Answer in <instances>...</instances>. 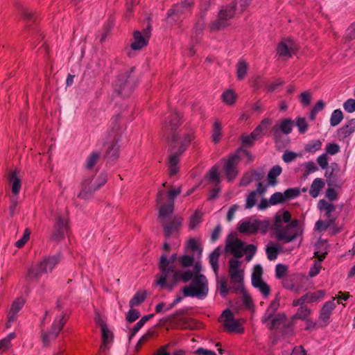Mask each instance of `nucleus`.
Instances as JSON below:
<instances>
[{
    "instance_id": "nucleus-1",
    "label": "nucleus",
    "mask_w": 355,
    "mask_h": 355,
    "mask_svg": "<svg viewBox=\"0 0 355 355\" xmlns=\"http://www.w3.org/2000/svg\"><path fill=\"white\" fill-rule=\"evenodd\" d=\"M271 229L275 232L277 239L284 243L295 241L303 234L300 220L297 218L292 220L291 212L286 209H282V214L279 211L275 215Z\"/></svg>"
},
{
    "instance_id": "nucleus-2",
    "label": "nucleus",
    "mask_w": 355,
    "mask_h": 355,
    "mask_svg": "<svg viewBox=\"0 0 355 355\" xmlns=\"http://www.w3.org/2000/svg\"><path fill=\"white\" fill-rule=\"evenodd\" d=\"M195 133L193 130H190L187 133H184L182 139L175 140V136H173L172 141H167L168 144V151L171 155L168 157V171L170 176L175 175L178 173L180 168L178 164L180 161L181 155L186 151L190 146V144L195 139Z\"/></svg>"
},
{
    "instance_id": "nucleus-3",
    "label": "nucleus",
    "mask_w": 355,
    "mask_h": 355,
    "mask_svg": "<svg viewBox=\"0 0 355 355\" xmlns=\"http://www.w3.org/2000/svg\"><path fill=\"white\" fill-rule=\"evenodd\" d=\"M139 78L136 74V67L121 71L112 82L114 92L122 98H128L137 87Z\"/></svg>"
},
{
    "instance_id": "nucleus-4",
    "label": "nucleus",
    "mask_w": 355,
    "mask_h": 355,
    "mask_svg": "<svg viewBox=\"0 0 355 355\" xmlns=\"http://www.w3.org/2000/svg\"><path fill=\"white\" fill-rule=\"evenodd\" d=\"M193 270L194 278L189 286L182 288V291L185 297H196L198 299H203L207 295L209 288L206 277L200 273L202 266L200 261L194 262Z\"/></svg>"
},
{
    "instance_id": "nucleus-5",
    "label": "nucleus",
    "mask_w": 355,
    "mask_h": 355,
    "mask_svg": "<svg viewBox=\"0 0 355 355\" xmlns=\"http://www.w3.org/2000/svg\"><path fill=\"white\" fill-rule=\"evenodd\" d=\"M257 246L254 244L246 243L237 237L236 232H231L227 237L225 242V252L231 253L234 259H238L246 254L245 259L250 261L257 252Z\"/></svg>"
},
{
    "instance_id": "nucleus-6",
    "label": "nucleus",
    "mask_w": 355,
    "mask_h": 355,
    "mask_svg": "<svg viewBox=\"0 0 355 355\" xmlns=\"http://www.w3.org/2000/svg\"><path fill=\"white\" fill-rule=\"evenodd\" d=\"M237 8V1H232L226 6H222L218 11L217 19L211 21L209 27L211 31L224 30L230 26L229 21L235 17Z\"/></svg>"
},
{
    "instance_id": "nucleus-7",
    "label": "nucleus",
    "mask_w": 355,
    "mask_h": 355,
    "mask_svg": "<svg viewBox=\"0 0 355 355\" xmlns=\"http://www.w3.org/2000/svg\"><path fill=\"white\" fill-rule=\"evenodd\" d=\"M182 118L183 114L177 110L172 111L166 118L162 129L166 141H172L173 135L176 137L175 140L179 141L180 134L177 130L183 123Z\"/></svg>"
},
{
    "instance_id": "nucleus-8",
    "label": "nucleus",
    "mask_w": 355,
    "mask_h": 355,
    "mask_svg": "<svg viewBox=\"0 0 355 355\" xmlns=\"http://www.w3.org/2000/svg\"><path fill=\"white\" fill-rule=\"evenodd\" d=\"M178 258L176 253L172 254L170 258L167 257L166 253H162L158 263L160 275H156L157 278L156 280L157 284H161L162 286L165 284V281L168 279L170 272H173L175 270V266L173 263L176 260H178Z\"/></svg>"
},
{
    "instance_id": "nucleus-9",
    "label": "nucleus",
    "mask_w": 355,
    "mask_h": 355,
    "mask_svg": "<svg viewBox=\"0 0 355 355\" xmlns=\"http://www.w3.org/2000/svg\"><path fill=\"white\" fill-rule=\"evenodd\" d=\"M207 181L209 183L215 184V187L210 191V194L207 198V200H214L218 198V194L221 191V189L219 186L221 180L218 171V167L216 165H214L206 173L203 179H202L200 182V184H205V186L207 184V183H205Z\"/></svg>"
},
{
    "instance_id": "nucleus-10",
    "label": "nucleus",
    "mask_w": 355,
    "mask_h": 355,
    "mask_svg": "<svg viewBox=\"0 0 355 355\" xmlns=\"http://www.w3.org/2000/svg\"><path fill=\"white\" fill-rule=\"evenodd\" d=\"M241 261L236 259H231L229 261V274L231 283L234 284V286H244V270L240 269Z\"/></svg>"
},
{
    "instance_id": "nucleus-11",
    "label": "nucleus",
    "mask_w": 355,
    "mask_h": 355,
    "mask_svg": "<svg viewBox=\"0 0 355 355\" xmlns=\"http://www.w3.org/2000/svg\"><path fill=\"white\" fill-rule=\"evenodd\" d=\"M331 171L327 170L324 176L328 187H334L341 189L344 184V180L340 178V168L338 163H331Z\"/></svg>"
},
{
    "instance_id": "nucleus-12",
    "label": "nucleus",
    "mask_w": 355,
    "mask_h": 355,
    "mask_svg": "<svg viewBox=\"0 0 355 355\" xmlns=\"http://www.w3.org/2000/svg\"><path fill=\"white\" fill-rule=\"evenodd\" d=\"M53 232L50 236V239L52 241H56L57 243L64 239L65 233L69 230L68 222L65 221L64 218L59 216L56 217V222L53 227Z\"/></svg>"
},
{
    "instance_id": "nucleus-13",
    "label": "nucleus",
    "mask_w": 355,
    "mask_h": 355,
    "mask_svg": "<svg viewBox=\"0 0 355 355\" xmlns=\"http://www.w3.org/2000/svg\"><path fill=\"white\" fill-rule=\"evenodd\" d=\"M238 157L229 155L224 164V171L228 182H232L238 175Z\"/></svg>"
},
{
    "instance_id": "nucleus-14",
    "label": "nucleus",
    "mask_w": 355,
    "mask_h": 355,
    "mask_svg": "<svg viewBox=\"0 0 355 355\" xmlns=\"http://www.w3.org/2000/svg\"><path fill=\"white\" fill-rule=\"evenodd\" d=\"M134 42L131 43L130 48L133 51H139L148 44L151 33L135 31L133 32Z\"/></svg>"
},
{
    "instance_id": "nucleus-15",
    "label": "nucleus",
    "mask_w": 355,
    "mask_h": 355,
    "mask_svg": "<svg viewBox=\"0 0 355 355\" xmlns=\"http://www.w3.org/2000/svg\"><path fill=\"white\" fill-rule=\"evenodd\" d=\"M326 295V291L325 290H318L316 292H309L306 293L305 295H302L300 298L294 300L293 301V306H304V304L305 302H314L317 300L322 299Z\"/></svg>"
},
{
    "instance_id": "nucleus-16",
    "label": "nucleus",
    "mask_w": 355,
    "mask_h": 355,
    "mask_svg": "<svg viewBox=\"0 0 355 355\" xmlns=\"http://www.w3.org/2000/svg\"><path fill=\"white\" fill-rule=\"evenodd\" d=\"M336 297H333L332 300L326 302L320 311L319 319L324 323L320 327H325L329 323L330 316L332 311L336 308V304L334 302Z\"/></svg>"
},
{
    "instance_id": "nucleus-17",
    "label": "nucleus",
    "mask_w": 355,
    "mask_h": 355,
    "mask_svg": "<svg viewBox=\"0 0 355 355\" xmlns=\"http://www.w3.org/2000/svg\"><path fill=\"white\" fill-rule=\"evenodd\" d=\"M61 254L58 253L53 256L45 257L38 263L40 272L46 273L48 269L51 271L53 268L60 261Z\"/></svg>"
},
{
    "instance_id": "nucleus-18",
    "label": "nucleus",
    "mask_w": 355,
    "mask_h": 355,
    "mask_svg": "<svg viewBox=\"0 0 355 355\" xmlns=\"http://www.w3.org/2000/svg\"><path fill=\"white\" fill-rule=\"evenodd\" d=\"M281 295L279 293L275 295V299L270 302L268 306L264 315L261 318L262 323H266L269 321L275 314V312L279 306Z\"/></svg>"
},
{
    "instance_id": "nucleus-19",
    "label": "nucleus",
    "mask_w": 355,
    "mask_h": 355,
    "mask_svg": "<svg viewBox=\"0 0 355 355\" xmlns=\"http://www.w3.org/2000/svg\"><path fill=\"white\" fill-rule=\"evenodd\" d=\"M21 18L26 22V27H31L39 21L38 14L33 10L22 8L19 10Z\"/></svg>"
},
{
    "instance_id": "nucleus-20",
    "label": "nucleus",
    "mask_w": 355,
    "mask_h": 355,
    "mask_svg": "<svg viewBox=\"0 0 355 355\" xmlns=\"http://www.w3.org/2000/svg\"><path fill=\"white\" fill-rule=\"evenodd\" d=\"M180 7L176 6L173 4L171 8L167 11L166 21L168 23H172L173 24H177L182 21V17L185 14L184 11H182L179 8Z\"/></svg>"
},
{
    "instance_id": "nucleus-21",
    "label": "nucleus",
    "mask_w": 355,
    "mask_h": 355,
    "mask_svg": "<svg viewBox=\"0 0 355 355\" xmlns=\"http://www.w3.org/2000/svg\"><path fill=\"white\" fill-rule=\"evenodd\" d=\"M314 256L317 259V261L322 263L328 254V245L327 241L320 239L315 244Z\"/></svg>"
},
{
    "instance_id": "nucleus-22",
    "label": "nucleus",
    "mask_w": 355,
    "mask_h": 355,
    "mask_svg": "<svg viewBox=\"0 0 355 355\" xmlns=\"http://www.w3.org/2000/svg\"><path fill=\"white\" fill-rule=\"evenodd\" d=\"M293 125V120L291 118H285L282 119L279 123H276L272 127V131L275 132L277 130L279 134L283 133L287 135L292 132Z\"/></svg>"
},
{
    "instance_id": "nucleus-23",
    "label": "nucleus",
    "mask_w": 355,
    "mask_h": 355,
    "mask_svg": "<svg viewBox=\"0 0 355 355\" xmlns=\"http://www.w3.org/2000/svg\"><path fill=\"white\" fill-rule=\"evenodd\" d=\"M355 131V118L347 121L342 128L338 129L337 136L340 141H344Z\"/></svg>"
},
{
    "instance_id": "nucleus-24",
    "label": "nucleus",
    "mask_w": 355,
    "mask_h": 355,
    "mask_svg": "<svg viewBox=\"0 0 355 355\" xmlns=\"http://www.w3.org/2000/svg\"><path fill=\"white\" fill-rule=\"evenodd\" d=\"M252 285L259 290L264 298H267L270 293V287L263 280L262 277L252 276Z\"/></svg>"
},
{
    "instance_id": "nucleus-25",
    "label": "nucleus",
    "mask_w": 355,
    "mask_h": 355,
    "mask_svg": "<svg viewBox=\"0 0 355 355\" xmlns=\"http://www.w3.org/2000/svg\"><path fill=\"white\" fill-rule=\"evenodd\" d=\"M182 218L173 220L164 226V236L166 240L170 238L174 232L178 231V228L182 225Z\"/></svg>"
},
{
    "instance_id": "nucleus-26",
    "label": "nucleus",
    "mask_w": 355,
    "mask_h": 355,
    "mask_svg": "<svg viewBox=\"0 0 355 355\" xmlns=\"http://www.w3.org/2000/svg\"><path fill=\"white\" fill-rule=\"evenodd\" d=\"M8 182L11 184L12 194L15 196L18 195L21 187V180L18 177L17 172L16 171L10 173L8 175Z\"/></svg>"
},
{
    "instance_id": "nucleus-27",
    "label": "nucleus",
    "mask_w": 355,
    "mask_h": 355,
    "mask_svg": "<svg viewBox=\"0 0 355 355\" xmlns=\"http://www.w3.org/2000/svg\"><path fill=\"white\" fill-rule=\"evenodd\" d=\"M101 330V345L100 347V349L102 351H105L107 349V345L113 342L114 340V334L112 331H111L107 326L103 327V329Z\"/></svg>"
},
{
    "instance_id": "nucleus-28",
    "label": "nucleus",
    "mask_w": 355,
    "mask_h": 355,
    "mask_svg": "<svg viewBox=\"0 0 355 355\" xmlns=\"http://www.w3.org/2000/svg\"><path fill=\"white\" fill-rule=\"evenodd\" d=\"M238 230L242 234H255L258 232V227L256 225V219L253 223L243 221L238 227Z\"/></svg>"
},
{
    "instance_id": "nucleus-29",
    "label": "nucleus",
    "mask_w": 355,
    "mask_h": 355,
    "mask_svg": "<svg viewBox=\"0 0 355 355\" xmlns=\"http://www.w3.org/2000/svg\"><path fill=\"white\" fill-rule=\"evenodd\" d=\"M118 144L119 141L114 139L106 151L105 156L112 161H116L119 157L120 146Z\"/></svg>"
},
{
    "instance_id": "nucleus-30",
    "label": "nucleus",
    "mask_w": 355,
    "mask_h": 355,
    "mask_svg": "<svg viewBox=\"0 0 355 355\" xmlns=\"http://www.w3.org/2000/svg\"><path fill=\"white\" fill-rule=\"evenodd\" d=\"M282 172V168L279 165L272 166L268 173V184L272 187L275 186L277 184V178L280 175Z\"/></svg>"
},
{
    "instance_id": "nucleus-31",
    "label": "nucleus",
    "mask_w": 355,
    "mask_h": 355,
    "mask_svg": "<svg viewBox=\"0 0 355 355\" xmlns=\"http://www.w3.org/2000/svg\"><path fill=\"white\" fill-rule=\"evenodd\" d=\"M325 181L322 178H315L311 186L309 193L313 198H316L320 194V191L324 188Z\"/></svg>"
},
{
    "instance_id": "nucleus-32",
    "label": "nucleus",
    "mask_w": 355,
    "mask_h": 355,
    "mask_svg": "<svg viewBox=\"0 0 355 355\" xmlns=\"http://www.w3.org/2000/svg\"><path fill=\"white\" fill-rule=\"evenodd\" d=\"M282 251V247L278 243L270 242L266 248V254L268 259L270 261L277 259V255Z\"/></svg>"
},
{
    "instance_id": "nucleus-33",
    "label": "nucleus",
    "mask_w": 355,
    "mask_h": 355,
    "mask_svg": "<svg viewBox=\"0 0 355 355\" xmlns=\"http://www.w3.org/2000/svg\"><path fill=\"white\" fill-rule=\"evenodd\" d=\"M318 208L320 211H324V215L327 218L332 216V213L336 210V206L324 199H321L318 203Z\"/></svg>"
},
{
    "instance_id": "nucleus-34",
    "label": "nucleus",
    "mask_w": 355,
    "mask_h": 355,
    "mask_svg": "<svg viewBox=\"0 0 355 355\" xmlns=\"http://www.w3.org/2000/svg\"><path fill=\"white\" fill-rule=\"evenodd\" d=\"M221 250L220 247L218 246L211 253H210L209 258V263L211 266V268L214 272L217 275L219 270V264H218V259L220 256Z\"/></svg>"
},
{
    "instance_id": "nucleus-35",
    "label": "nucleus",
    "mask_w": 355,
    "mask_h": 355,
    "mask_svg": "<svg viewBox=\"0 0 355 355\" xmlns=\"http://www.w3.org/2000/svg\"><path fill=\"white\" fill-rule=\"evenodd\" d=\"M235 291H241L243 295V302L245 308L248 309L254 307V302L251 296L247 293L244 286H233Z\"/></svg>"
},
{
    "instance_id": "nucleus-36",
    "label": "nucleus",
    "mask_w": 355,
    "mask_h": 355,
    "mask_svg": "<svg viewBox=\"0 0 355 355\" xmlns=\"http://www.w3.org/2000/svg\"><path fill=\"white\" fill-rule=\"evenodd\" d=\"M147 297V292L146 290H139L132 298L129 302V306L130 308L139 306L142 304Z\"/></svg>"
},
{
    "instance_id": "nucleus-37",
    "label": "nucleus",
    "mask_w": 355,
    "mask_h": 355,
    "mask_svg": "<svg viewBox=\"0 0 355 355\" xmlns=\"http://www.w3.org/2000/svg\"><path fill=\"white\" fill-rule=\"evenodd\" d=\"M277 53L279 57H291L294 51L293 49L288 46L285 41H281L277 45Z\"/></svg>"
},
{
    "instance_id": "nucleus-38",
    "label": "nucleus",
    "mask_w": 355,
    "mask_h": 355,
    "mask_svg": "<svg viewBox=\"0 0 355 355\" xmlns=\"http://www.w3.org/2000/svg\"><path fill=\"white\" fill-rule=\"evenodd\" d=\"M179 322L183 329H189L191 330L197 329L202 324L201 322L191 318H180Z\"/></svg>"
},
{
    "instance_id": "nucleus-39",
    "label": "nucleus",
    "mask_w": 355,
    "mask_h": 355,
    "mask_svg": "<svg viewBox=\"0 0 355 355\" xmlns=\"http://www.w3.org/2000/svg\"><path fill=\"white\" fill-rule=\"evenodd\" d=\"M237 98L238 96L232 89H226L222 94V99L227 105H234Z\"/></svg>"
},
{
    "instance_id": "nucleus-40",
    "label": "nucleus",
    "mask_w": 355,
    "mask_h": 355,
    "mask_svg": "<svg viewBox=\"0 0 355 355\" xmlns=\"http://www.w3.org/2000/svg\"><path fill=\"white\" fill-rule=\"evenodd\" d=\"M224 327L230 333L243 334L244 332V328L241 324L234 318L230 322H225Z\"/></svg>"
},
{
    "instance_id": "nucleus-41",
    "label": "nucleus",
    "mask_w": 355,
    "mask_h": 355,
    "mask_svg": "<svg viewBox=\"0 0 355 355\" xmlns=\"http://www.w3.org/2000/svg\"><path fill=\"white\" fill-rule=\"evenodd\" d=\"M175 204L174 202H167L163 203L159 208V217L162 218H165L171 214H173L174 211Z\"/></svg>"
},
{
    "instance_id": "nucleus-42",
    "label": "nucleus",
    "mask_w": 355,
    "mask_h": 355,
    "mask_svg": "<svg viewBox=\"0 0 355 355\" xmlns=\"http://www.w3.org/2000/svg\"><path fill=\"white\" fill-rule=\"evenodd\" d=\"M273 140L278 149L286 148L290 144L289 137H283V135L277 132V130L275 132H273Z\"/></svg>"
},
{
    "instance_id": "nucleus-43",
    "label": "nucleus",
    "mask_w": 355,
    "mask_h": 355,
    "mask_svg": "<svg viewBox=\"0 0 355 355\" xmlns=\"http://www.w3.org/2000/svg\"><path fill=\"white\" fill-rule=\"evenodd\" d=\"M236 76L239 80H242L247 75L248 64L244 60H240L237 63Z\"/></svg>"
},
{
    "instance_id": "nucleus-44",
    "label": "nucleus",
    "mask_w": 355,
    "mask_h": 355,
    "mask_svg": "<svg viewBox=\"0 0 355 355\" xmlns=\"http://www.w3.org/2000/svg\"><path fill=\"white\" fill-rule=\"evenodd\" d=\"M222 137V124L217 120L214 123L212 129V141L216 144L220 142Z\"/></svg>"
},
{
    "instance_id": "nucleus-45",
    "label": "nucleus",
    "mask_w": 355,
    "mask_h": 355,
    "mask_svg": "<svg viewBox=\"0 0 355 355\" xmlns=\"http://www.w3.org/2000/svg\"><path fill=\"white\" fill-rule=\"evenodd\" d=\"M101 158V153L98 151H93L88 156L85 167L87 169H92L93 167L97 164Z\"/></svg>"
},
{
    "instance_id": "nucleus-46",
    "label": "nucleus",
    "mask_w": 355,
    "mask_h": 355,
    "mask_svg": "<svg viewBox=\"0 0 355 355\" xmlns=\"http://www.w3.org/2000/svg\"><path fill=\"white\" fill-rule=\"evenodd\" d=\"M311 314V309L308 308L307 306H301L297 309L296 313H295L292 317V320H304Z\"/></svg>"
},
{
    "instance_id": "nucleus-47",
    "label": "nucleus",
    "mask_w": 355,
    "mask_h": 355,
    "mask_svg": "<svg viewBox=\"0 0 355 355\" xmlns=\"http://www.w3.org/2000/svg\"><path fill=\"white\" fill-rule=\"evenodd\" d=\"M186 249H189L192 252H197L198 256L200 257L202 252V248L200 243L194 238L188 240Z\"/></svg>"
},
{
    "instance_id": "nucleus-48",
    "label": "nucleus",
    "mask_w": 355,
    "mask_h": 355,
    "mask_svg": "<svg viewBox=\"0 0 355 355\" xmlns=\"http://www.w3.org/2000/svg\"><path fill=\"white\" fill-rule=\"evenodd\" d=\"M114 26V20L112 17H110L107 21V22L103 25V33L101 35V37L100 38V42L103 43L107 35L110 33V32L112 31Z\"/></svg>"
},
{
    "instance_id": "nucleus-49",
    "label": "nucleus",
    "mask_w": 355,
    "mask_h": 355,
    "mask_svg": "<svg viewBox=\"0 0 355 355\" xmlns=\"http://www.w3.org/2000/svg\"><path fill=\"white\" fill-rule=\"evenodd\" d=\"M344 115L340 109L334 110L330 118V124L331 126L338 125L343 119Z\"/></svg>"
},
{
    "instance_id": "nucleus-50",
    "label": "nucleus",
    "mask_w": 355,
    "mask_h": 355,
    "mask_svg": "<svg viewBox=\"0 0 355 355\" xmlns=\"http://www.w3.org/2000/svg\"><path fill=\"white\" fill-rule=\"evenodd\" d=\"M178 261L182 268H189L194 264L195 258L193 255L184 254L179 257Z\"/></svg>"
},
{
    "instance_id": "nucleus-51",
    "label": "nucleus",
    "mask_w": 355,
    "mask_h": 355,
    "mask_svg": "<svg viewBox=\"0 0 355 355\" xmlns=\"http://www.w3.org/2000/svg\"><path fill=\"white\" fill-rule=\"evenodd\" d=\"M173 272V275L172 281L171 282L167 283V279H166L165 281L164 285H162V286L161 284H157V285L159 286L162 288H166L169 291L173 290V288L175 286V284L178 282L180 281V274L178 272V270H174V271Z\"/></svg>"
},
{
    "instance_id": "nucleus-52",
    "label": "nucleus",
    "mask_w": 355,
    "mask_h": 355,
    "mask_svg": "<svg viewBox=\"0 0 355 355\" xmlns=\"http://www.w3.org/2000/svg\"><path fill=\"white\" fill-rule=\"evenodd\" d=\"M295 125L297 127L298 131L300 134H304L309 128L306 118L302 116L296 117Z\"/></svg>"
},
{
    "instance_id": "nucleus-53",
    "label": "nucleus",
    "mask_w": 355,
    "mask_h": 355,
    "mask_svg": "<svg viewBox=\"0 0 355 355\" xmlns=\"http://www.w3.org/2000/svg\"><path fill=\"white\" fill-rule=\"evenodd\" d=\"M322 142L320 139L313 140L304 146V150L306 152L314 153L321 149Z\"/></svg>"
},
{
    "instance_id": "nucleus-54",
    "label": "nucleus",
    "mask_w": 355,
    "mask_h": 355,
    "mask_svg": "<svg viewBox=\"0 0 355 355\" xmlns=\"http://www.w3.org/2000/svg\"><path fill=\"white\" fill-rule=\"evenodd\" d=\"M294 322L295 320H291L286 323L284 322L282 327L280 329V332L283 336H291L294 332Z\"/></svg>"
},
{
    "instance_id": "nucleus-55",
    "label": "nucleus",
    "mask_w": 355,
    "mask_h": 355,
    "mask_svg": "<svg viewBox=\"0 0 355 355\" xmlns=\"http://www.w3.org/2000/svg\"><path fill=\"white\" fill-rule=\"evenodd\" d=\"M202 222V214L198 210L190 216L189 228L191 230L195 229Z\"/></svg>"
},
{
    "instance_id": "nucleus-56",
    "label": "nucleus",
    "mask_w": 355,
    "mask_h": 355,
    "mask_svg": "<svg viewBox=\"0 0 355 355\" xmlns=\"http://www.w3.org/2000/svg\"><path fill=\"white\" fill-rule=\"evenodd\" d=\"M267 83L266 79L261 76H256L252 78V87L255 89H259L261 87L266 88Z\"/></svg>"
},
{
    "instance_id": "nucleus-57",
    "label": "nucleus",
    "mask_w": 355,
    "mask_h": 355,
    "mask_svg": "<svg viewBox=\"0 0 355 355\" xmlns=\"http://www.w3.org/2000/svg\"><path fill=\"white\" fill-rule=\"evenodd\" d=\"M42 274H45L44 272H40V266H37V268H34L33 267L28 268V272L26 275V279L28 280H33L38 279Z\"/></svg>"
},
{
    "instance_id": "nucleus-58",
    "label": "nucleus",
    "mask_w": 355,
    "mask_h": 355,
    "mask_svg": "<svg viewBox=\"0 0 355 355\" xmlns=\"http://www.w3.org/2000/svg\"><path fill=\"white\" fill-rule=\"evenodd\" d=\"M300 194V191L299 188H289L286 189L284 192L286 201L298 197Z\"/></svg>"
},
{
    "instance_id": "nucleus-59",
    "label": "nucleus",
    "mask_w": 355,
    "mask_h": 355,
    "mask_svg": "<svg viewBox=\"0 0 355 355\" xmlns=\"http://www.w3.org/2000/svg\"><path fill=\"white\" fill-rule=\"evenodd\" d=\"M96 191H97V189H96L94 186V187L81 188V190L78 194L77 198L85 200L88 199Z\"/></svg>"
},
{
    "instance_id": "nucleus-60",
    "label": "nucleus",
    "mask_w": 355,
    "mask_h": 355,
    "mask_svg": "<svg viewBox=\"0 0 355 355\" xmlns=\"http://www.w3.org/2000/svg\"><path fill=\"white\" fill-rule=\"evenodd\" d=\"M141 316L139 310L130 308L125 316V320L128 323H132Z\"/></svg>"
},
{
    "instance_id": "nucleus-61",
    "label": "nucleus",
    "mask_w": 355,
    "mask_h": 355,
    "mask_svg": "<svg viewBox=\"0 0 355 355\" xmlns=\"http://www.w3.org/2000/svg\"><path fill=\"white\" fill-rule=\"evenodd\" d=\"M107 181V173L106 171H101L96 179V184L94 185L96 189H99L101 187L105 185Z\"/></svg>"
},
{
    "instance_id": "nucleus-62",
    "label": "nucleus",
    "mask_w": 355,
    "mask_h": 355,
    "mask_svg": "<svg viewBox=\"0 0 355 355\" xmlns=\"http://www.w3.org/2000/svg\"><path fill=\"white\" fill-rule=\"evenodd\" d=\"M270 202H272V205H276L278 204H283L286 201L284 193L281 192H275L274 193L270 198Z\"/></svg>"
},
{
    "instance_id": "nucleus-63",
    "label": "nucleus",
    "mask_w": 355,
    "mask_h": 355,
    "mask_svg": "<svg viewBox=\"0 0 355 355\" xmlns=\"http://www.w3.org/2000/svg\"><path fill=\"white\" fill-rule=\"evenodd\" d=\"M178 272L180 274V281L184 283L188 282L191 279H193L194 278V272L190 270H178Z\"/></svg>"
},
{
    "instance_id": "nucleus-64",
    "label": "nucleus",
    "mask_w": 355,
    "mask_h": 355,
    "mask_svg": "<svg viewBox=\"0 0 355 355\" xmlns=\"http://www.w3.org/2000/svg\"><path fill=\"white\" fill-rule=\"evenodd\" d=\"M288 272L287 266L283 263H278L275 267V277L277 279H282Z\"/></svg>"
}]
</instances>
